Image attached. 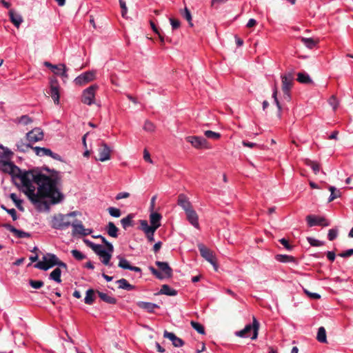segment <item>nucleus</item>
Returning a JSON list of instances; mask_svg holds the SVG:
<instances>
[{
  "instance_id": "obj_24",
  "label": "nucleus",
  "mask_w": 353,
  "mask_h": 353,
  "mask_svg": "<svg viewBox=\"0 0 353 353\" xmlns=\"http://www.w3.org/2000/svg\"><path fill=\"white\" fill-rule=\"evenodd\" d=\"M71 226L72 227L73 236H76L77 234L83 236V233L85 231V228L80 220L74 219Z\"/></svg>"
},
{
  "instance_id": "obj_3",
  "label": "nucleus",
  "mask_w": 353,
  "mask_h": 353,
  "mask_svg": "<svg viewBox=\"0 0 353 353\" xmlns=\"http://www.w3.org/2000/svg\"><path fill=\"white\" fill-rule=\"evenodd\" d=\"M259 325L258 320L254 316H253L252 323H249L246 325L243 330L236 332L235 335L241 338L250 337L252 340L256 339Z\"/></svg>"
},
{
  "instance_id": "obj_53",
  "label": "nucleus",
  "mask_w": 353,
  "mask_h": 353,
  "mask_svg": "<svg viewBox=\"0 0 353 353\" xmlns=\"http://www.w3.org/2000/svg\"><path fill=\"white\" fill-rule=\"evenodd\" d=\"M307 165L310 166L312 170H313L314 174H317L320 170V165L317 162L312 161H308L307 163Z\"/></svg>"
},
{
  "instance_id": "obj_23",
  "label": "nucleus",
  "mask_w": 353,
  "mask_h": 353,
  "mask_svg": "<svg viewBox=\"0 0 353 353\" xmlns=\"http://www.w3.org/2000/svg\"><path fill=\"white\" fill-rule=\"evenodd\" d=\"M137 305L139 308L143 309L149 313H153L155 309L159 308V305L151 302L138 301Z\"/></svg>"
},
{
  "instance_id": "obj_4",
  "label": "nucleus",
  "mask_w": 353,
  "mask_h": 353,
  "mask_svg": "<svg viewBox=\"0 0 353 353\" xmlns=\"http://www.w3.org/2000/svg\"><path fill=\"white\" fill-rule=\"evenodd\" d=\"M155 264L161 272L157 270L152 266H150L149 270L157 279H163L165 277L170 278L172 276V270L168 263L157 261Z\"/></svg>"
},
{
  "instance_id": "obj_55",
  "label": "nucleus",
  "mask_w": 353,
  "mask_h": 353,
  "mask_svg": "<svg viewBox=\"0 0 353 353\" xmlns=\"http://www.w3.org/2000/svg\"><path fill=\"white\" fill-rule=\"evenodd\" d=\"M30 285L34 289H39L43 285V282L42 281L39 280H30L29 281Z\"/></svg>"
},
{
  "instance_id": "obj_59",
  "label": "nucleus",
  "mask_w": 353,
  "mask_h": 353,
  "mask_svg": "<svg viewBox=\"0 0 353 353\" xmlns=\"http://www.w3.org/2000/svg\"><path fill=\"white\" fill-rule=\"evenodd\" d=\"M170 22L172 26V30H176L180 27L181 23L179 19L174 18H170Z\"/></svg>"
},
{
  "instance_id": "obj_49",
  "label": "nucleus",
  "mask_w": 353,
  "mask_h": 353,
  "mask_svg": "<svg viewBox=\"0 0 353 353\" xmlns=\"http://www.w3.org/2000/svg\"><path fill=\"white\" fill-rule=\"evenodd\" d=\"M143 129L146 132H154V130L156 129V127H155V125H154V124L153 123H152L151 121L147 120V121H145V123H144V125H143Z\"/></svg>"
},
{
  "instance_id": "obj_45",
  "label": "nucleus",
  "mask_w": 353,
  "mask_h": 353,
  "mask_svg": "<svg viewBox=\"0 0 353 353\" xmlns=\"http://www.w3.org/2000/svg\"><path fill=\"white\" fill-rule=\"evenodd\" d=\"M192 327L199 334H205V328L204 327L199 323L192 321L190 322Z\"/></svg>"
},
{
  "instance_id": "obj_31",
  "label": "nucleus",
  "mask_w": 353,
  "mask_h": 353,
  "mask_svg": "<svg viewBox=\"0 0 353 353\" xmlns=\"http://www.w3.org/2000/svg\"><path fill=\"white\" fill-rule=\"evenodd\" d=\"M117 283L119 284V289H123L128 291H131L135 289V286L130 284L125 279H121L118 280Z\"/></svg>"
},
{
  "instance_id": "obj_17",
  "label": "nucleus",
  "mask_w": 353,
  "mask_h": 353,
  "mask_svg": "<svg viewBox=\"0 0 353 353\" xmlns=\"http://www.w3.org/2000/svg\"><path fill=\"white\" fill-rule=\"evenodd\" d=\"M99 158L97 160L100 161H105L110 159L111 149L104 142H101L99 148Z\"/></svg>"
},
{
  "instance_id": "obj_63",
  "label": "nucleus",
  "mask_w": 353,
  "mask_h": 353,
  "mask_svg": "<svg viewBox=\"0 0 353 353\" xmlns=\"http://www.w3.org/2000/svg\"><path fill=\"white\" fill-rule=\"evenodd\" d=\"M279 242L286 248V250L289 251L292 250L293 247L289 243V241L285 238L281 239L279 240Z\"/></svg>"
},
{
  "instance_id": "obj_15",
  "label": "nucleus",
  "mask_w": 353,
  "mask_h": 353,
  "mask_svg": "<svg viewBox=\"0 0 353 353\" xmlns=\"http://www.w3.org/2000/svg\"><path fill=\"white\" fill-rule=\"evenodd\" d=\"M95 73L93 71L85 72L74 79L77 85H83L94 79Z\"/></svg>"
},
{
  "instance_id": "obj_42",
  "label": "nucleus",
  "mask_w": 353,
  "mask_h": 353,
  "mask_svg": "<svg viewBox=\"0 0 353 353\" xmlns=\"http://www.w3.org/2000/svg\"><path fill=\"white\" fill-rule=\"evenodd\" d=\"M316 339L321 343H326V331L323 327H320L318 330Z\"/></svg>"
},
{
  "instance_id": "obj_51",
  "label": "nucleus",
  "mask_w": 353,
  "mask_h": 353,
  "mask_svg": "<svg viewBox=\"0 0 353 353\" xmlns=\"http://www.w3.org/2000/svg\"><path fill=\"white\" fill-rule=\"evenodd\" d=\"M71 254L72 255V256L76 259L78 261H81L84 259H85V255L83 254V253H81L79 250H72L71 251Z\"/></svg>"
},
{
  "instance_id": "obj_8",
  "label": "nucleus",
  "mask_w": 353,
  "mask_h": 353,
  "mask_svg": "<svg viewBox=\"0 0 353 353\" xmlns=\"http://www.w3.org/2000/svg\"><path fill=\"white\" fill-rule=\"evenodd\" d=\"M198 248L201 256L203 257L210 264H212L214 269L216 270V260L214 254H213V252L201 243L198 245Z\"/></svg>"
},
{
  "instance_id": "obj_25",
  "label": "nucleus",
  "mask_w": 353,
  "mask_h": 353,
  "mask_svg": "<svg viewBox=\"0 0 353 353\" xmlns=\"http://www.w3.org/2000/svg\"><path fill=\"white\" fill-rule=\"evenodd\" d=\"M10 21L16 26L19 28L23 21V18L21 14L15 12L13 10L9 12Z\"/></svg>"
},
{
  "instance_id": "obj_38",
  "label": "nucleus",
  "mask_w": 353,
  "mask_h": 353,
  "mask_svg": "<svg viewBox=\"0 0 353 353\" xmlns=\"http://www.w3.org/2000/svg\"><path fill=\"white\" fill-rule=\"evenodd\" d=\"M300 39L301 41L309 49L314 48L318 43L312 38L301 37Z\"/></svg>"
},
{
  "instance_id": "obj_21",
  "label": "nucleus",
  "mask_w": 353,
  "mask_h": 353,
  "mask_svg": "<svg viewBox=\"0 0 353 353\" xmlns=\"http://www.w3.org/2000/svg\"><path fill=\"white\" fill-rule=\"evenodd\" d=\"M4 227L8 231L13 233L14 236L19 239L29 238L31 236L30 233L18 230L10 224H5Z\"/></svg>"
},
{
  "instance_id": "obj_36",
  "label": "nucleus",
  "mask_w": 353,
  "mask_h": 353,
  "mask_svg": "<svg viewBox=\"0 0 353 353\" xmlns=\"http://www.w3.org/2000/svg\"><path fill=\"white\" fill-rule=\"evenodd\" d=\"M13 152L9 148H5V152L0 153V163L11 160Z\"/></svg>"
},
{
  "instance_id": "obj_47",
  "label": "nucleus",
  "mask_w": 353,
  "mask_h": 353,
  "mask_svg": "<svg viewBox=\"0 0 353 353\" xmlns=\"http://www.w3.org/2000/svg\"><path fill=\"white\" fill-rule=\"evenodd\" d=\"M1 208L8 213L12 216L13 221H16L18 219V216L14 208L8 209L4 205H1Z\"/></svg>"
},
{
  "instance_id": "obj_18",
  "label": "nucleus",
  "mask_w": 353,
  "mask_h": 353,
  "mask_svg": "<svg viewBox=\"0 0 353 353\" xmlns=\"http://www.w3.org/2000/svg\"><path fill=\"white\" fill-rule=\"evenodd\" d=\"M119 259L118 266L123 270H129L135 272H141V269L130 265V262L121 255L117 256Z\"/></svg>"
},
{
  "instance_id": "obj_12",
  "label": "nucleus",
  "mask_w": 353,
  "mask_h": 353,
  "mask_svg": "<svg viewBox=\"0 0 353 353\" xmlns=\"http://www.w3.org/2000/svg\"><path fill=\"white\" fill-rule=\"evenodd\" d=\"M187 142L190 143L194 148L201 149L207 148V141L205 138L199 136H188L185 138Z\"/></svg>"
},
{
  "instance_id": "obj_60",
  "label": "nucleus",
  "mask_w": 353,
  "mask_h": 353,
  "mask_svg": "<svg viewBox=\"0 0 353 353\" xmlns=\"http://www.w3.org/2000/svg\"><path fill=\"white\" fill-rule=\"evenodd\" d=\"M119 4L121 8V15L123 17H125L128 12L126 3L124 0H119Z\"/></svg>"
},
{
  "instance_id": "obj_32",
  "label": "nucleus",
  "mask_w": 353,
  "mask_h": 353,
  "mask_svg": "<svg viewBox=\"0 0 353 353\" xmlns=\"http://www.w3.org/2000/svg\"><path fill=\"white\" fill-rule=\"evenodd\" d=\"M159 293L168 296H176L177 294V291L170 288L168 285L165 284L162 285Z\"/></svg>"
},
{
  "instance_id": "obj_13",
  "label": "nucleus",
  "mask_w": 353,
  "mask_h": 353,
  "mask_svg": "<svg viewBox=\"0 0 353 353\" xmlns=\"http://www.w3.org/2000/svg\"><path fill=\"white\" fill-rule=\"evenodd\" d=\"M50 95L57 105L59 103L60 94H59V85L57 79L53 78L50 79Z\"/></svg>"
},
{
  "instance_id": "obj_5",
  "label": "nucleus",
  "mask_w": 353,
  "mask_h": 353,
  "mask_svg": "<svg viewBox=\"0 0 353 353\" xmlns=\"http://www.w3.org/2000/svg\"><path fill=\"white\" fill-rule=\"evenodd\" d=\"M72 224V221L68 218V215L58 214L52 218L51 227L56 230H63L68 228Z\"/></svg>"
},
{
  "instance_id": "obj_30",
  "label": "nucleus",
  "mask_w": 353,
  "mask_h": 353,
  "mask_svg": "<svg viewBox=\"0 0 353 353\" xmlns=\"http://www.w3.org/2000/svg\"><path fill=\"white\" fill-rule=\"evenodd\" d=\"M97 292L103 301L110 304H115L117 303V299L114 296H110L108 294L100 291H97Z\"/></svg>"
},
{
  "instance_id": "obj_28",
  "label": "nucleus",
  "mask_w": 353,
  "mask_h": 353,
  "mask_svg": "<svg viewBox=\"0 0 353 353\" xmlns=\"http://www.w3.org/2000/svg\"><path fill=\"white\" fill-rule=\"evenodd\" d=\"M43 260L47 262L50 268H51L53 266L57 265L59 259L55 254L48 253L46 256H43Z\"/></svg>"
},
{
  "instance_id": "obj_41",
  "label": "nucleus",
  "mask_w": 353,
  "mask_h": 353,
  "mask_svg": "<svg viewBox=\"0 0 353 353\" xmlns=\"http://www.w3.org/2000/svg\"><path fill=\"white\" fill-rule=\"evenodd\" d=\"M329 190L330 191V197L328 199V201L329 202H331L332 201H334L335 199L336 198H339L341 196V192L339 190H337L335 187L334 186H330L329 187Z\"/></svg>"
},
{
  "instance_id": "obj_6",
  "label": "nucleus",
  "mask_w": 353,
  "mask_h": 353,
  "mask_svg": "<svg viewBox=\"0 0 353 353\" xmlns=\"http://www.w3.org/2000/svg\"><path fill=\"white\" fill-rule=\"evenodd\" d=\"M281 78L282 81L281 88L283 92V97L285 100L290 101L291 99L290 90L292 87L294 76L292 73L288 72L281 74Z\"/></svg>"
},
{
  "instance_id": "obj_11",
  "label": "nucleus",
  "mask_w": 353,
  "mask_h": 353,
  "mask_svg": "<svg viewBox=\"0 0 353 353\" xmlns=\"http://www.w3.org/2000/svg\"><path fill=\"white\" fill-rule=\"evenodd\" d=\"M306 221L309 227L316 225L327 227L330 224V222L324 217L315 215H307L306 216Z\"/></svg>"
},
{
  "instance_id": "obj_62",
  "label": "nucleus",
  "mask_w": 353,
  "mask_h": 353,
  "mask_svg": "<svg viewBox=\"0 0 353 353\" xmlns=\"http://www.w3.org/2000/svg\"><path fill=\"white\" fill-rule=\"evenodd\" d=\"M338 255L342 258H347L349 256H351L353 255V248L341 252Z\"/></svg>"
},
{
  "instance_id": "obj_44",
  "label": "nucleus",
  "mask_w": 353,
  "mask_h": 353,
  "mask_svg": "<svg viewBox=\"0 0 353 353\" xmlns=\"http://www.w3.org/2000/svg\"><path fill=\"white\" fill-rule=\"evenodd\" d=\"M10 197L12 199V201L14 203L16 207L20 211H23V207L22 206V200L19 199L15 193H11Z\"/></svg>"
},
{
  "instance_id": "obj_52",
  "label": "nucleus",
  "mask_w": 353,
  "mask_h": 353,
  "mask_svg": "<svg viewBox=\"0 0 353 353\" xmlns=\"http://www.w3.org/2000/svg\"><path fill=\"white\" fill-rule=\"evenodd\" d=\"M181 15L189 22L191 26L193 25L192 23V14L188 8H184L183 11L181 12Z\"/></svg>"
},
{
  "instance_id": "obj_43",
  "label": "nucleus",
  "mask_w": 353,
  "mask_h": 353,
  "mask_svg": "<svg viewBox=\"0 0 353 353\" xmlns=\"http://www.w3.org/2000/svg\"><path fill=\"white\" fill-rule=\"evenodd\" d=\"M276 261L281 263L294 262V258L292 256L287 254H277L275 256Z\"/></svg>"
},
{
  "instance_id": "obj_57",
  "label": "nucleus",
  "mask_w": 353,
  "mask_h": 353,
  "mask_svg": "<svg viewBox=\"0 0 353 353\" xmlns=\"http://www.w3.org/2000/svg\"><path fill=\"white\" fill-rule=\"evenodd\" d=\"M32 122V119L28 115H23L19 118V123L28 125Z\"/></svg>"
},
{
  "instance_id": "obj_58",
  "label": "nucleus",
  "mask_w": 353,
  "mask_h": 353,
  "mask_svg": "<svg viewBox=\"0 0 353 353\" xmlns=\"http://www.w3.org/2000/svg\"><path fill=\"white\" fill-rule=\"evenodd\" d=\"M94 253L96 254H97L98 256L101 254L105 249H104V248L101 245H99V244H94V245L93 246L92 249Z\"/></svg>"
},
{
  "instance_id": "obj_7",
  "label": "nucleus",
  "mask_w": 353,
  "mask_h": 353,
  "mask_svg": "<svg viewBox=\"0 0 353 353\" xmlns=\"http://www.w3.org/2000/svg\"><path fill=\"white\" fill-rule=\"evenodd\" d=\"M98 89L96 84L92 85L83 90L81 97V101L84 104L90 105L94 103L95 91Z\"/></svg>"
},
{
  "instance_id": "obj_33",
  "label": "nucleus",
  "mask_w": 353,
  "mask_h": 353,
  "mask_svg": "<svg viewBox=\"0 0 353 353\" xmlns=\"http://www.w3.org/2000/svg\"><path fill=\"white\" fill-rule=\"evenodd\" d=\"M134 215L133 214H129L125 217L123 218L121 220V223L122 227L126 230L128 228L133 225L132 219Z\"/></svg>"
},
{
  "instance_id": "obj_22",
  "label": "nucleus",
  "mask_w": 353,
  "mask_h": 353,
  "mask_svg": "<svg viewBox=\"0 0 353 353\" xmlns=\"http://www.w3.org/2000/svg\"><path fill=\"white\" fill-rule=\"evenodd\" d=\"M187 220L195 228L199 229V216L196 212L192 209L185 212Z\"/></svg>"
},
{
  "instance_id": "obj_34",
  "label": "nucleus",
  "mask_w": 353,
  "mask_h": 353,
  "mask_svg": "<svg viewBox=\"0 0 353 353\" xmlns=\"http://www.w3.org/2000/svg\"><path fill=\"white\" fill-rule=\"evenodd\" d=\"M162 216L159 213L157 212H152L150 215V221L151 223V225H158V228L160 227L161 223L160 221L161 219Z\"/></svg>"
},
{
  "instance_id": "obj_50",
  "label": "nucleus",
  "mask_w": 353,
  "mask_h": 353,
  "mask_svg": "<svg viewBox=\"0 0 353 353\" xmlns=\"http://www.w3.org/2000/svg\"><path fill=\"white\" fill-rule=\"evenodd\" d=\"M108 211L110 216L118 218L121 216V210L119 208H114V207H110L108 208Z\"/></svg>"
},
{
  "instance_id": "obj_27",
  "label": "nucleus",
  "mask_w": 353,
  "mask_h": 353,
  "mask_svg": "<svg viewBox=\"0 0 353 353\" xmlns=\"http://www.w3.org/2000/svg\"><path fill=\"white\" fill-rule=\"evenodd\" d=\"M105 230L108 234L111 237L117 238L119 236V229L113 222H109L108 223L105 228Z\"/></svg>"
},
{
  "instance_id": "obj_40",
  "label": "nucleus",
  "mask_w": 353,
  "mask_h": 353,
  "mask_svg": "<svg viewBox=\"0 0 353 353\" xmlns=\"http://www.w3.org/2000/svg\"><path fill=\"white\" fill-rule=\"evenodd\" d=\"M277 93H278V88H277L276 84L275 83L272 88V98L274 99V103L276 104V105L278 108L279 116H280L281 112V104L279 101V99L277 98Z\"/></svg>"
},
{
  "instance_id": "obj_35",
  "label": "nucleus",
  "mask_w": 353,
  "mask_h": 353,
  "mask_svg": "<svg viewBox=\"0 0 353 353\" xmlns=\"http://www.w3.org/2000/svg\"><path fill=\"white\" fill-rule=\"evenodd\" d=\"M94 301V290L93 289H88L86 291L85 296L84 298V303L87 305H92Z\"/></svg>"
},
{
  "instance_id": "obj_19",
  "label": "nucleus",
  "mask_w": 353,
  "mask_h": 353,
  "mask_svg": "<svg viewBox=\"0 0 353 353\" xmlns=\"http://www.w3.org/2000/svg\"><path fill=\"white\" fill-rule=\"evenodd\" d=\"M177 204L182 208L185 212L193 209L189 199L184 194H180L178 196Z\"/></svg>"
},
{
  "instance_id": "obj_14",
  "label": "nucleus",
  "mask_w": 353,
  "mask_h": 353,
  "mask_svg": "<svg viewBox=\"0 0 353 353\" xmlns=\"http://www.w3.org/2000/svg\"><path fill=\"white\" fill-rule=\"evenodd\" d=\"M43 132L41 128H35L26 134V139L31 145L43 139Z\"/></svg>"
},
{
  "instance_id": "obj_61",
  "label": "nucleus",
  "mask_w": 353,
  "mask_h": 353,
  "mask_svg": "<svg viewBox=\"0 0 353 353\" xmlns=\"http://www.w3.org/2000/svg\"><path fill=\"white\" fill-rule=\"evenodd\" d=\"M150 26L152 29V30L157 34L159 35L160 39H161V42H163L164 41V39H163V37L161 36V33H160V31L159 30L158 28L156 26V25L154 24V23L152 21H150Z\"/></svg>"
},
{
  "instance_id": "obj_48",
  "label": "nucleus",
  "mask_w": 353,
  "mask_h": 353,
  "mask_svg": "<svg viewBox=\"0 0 353 353\" xmlns=\"http://www.w3.org/2000/svg\"><path fill=\"white\" fill-rule=\"evenodd\" d=\"M204 134L207 138L214 139V140H217L221 137L220 133L213 132L212 130L205 131Z\"/></svg>"
},
{
  "instance_id": "obj_64",
  "label": "nucleus",
  "mask_w": 353,
  "mask_h": 353,
  "mask_svg": "<svg viewBox=\"0 0 353 353\" xmlns=\"http://www.w3.org/2000/svg\"><path fill=\"white\" fill-rule=\"evenodd\" d=\"M329 103L335 110L338 106L337 99L334 96H332L329 99Z\"/></svg>"
},
{
  "instance_id": "obj_39",
  "label": "nucleus",
  "mask_w": 353,
  "mask_h": 353,
  "mask_svg": "<svg viewBox=\"0 0 353 353\" xmlns=\"http://www.w3.org/2000/svg\"><path fill=\"white\" fill-rule=\"evenodd\" d=\"M61 271L60 268H57L50 274L49 279L59 283L61 282Z\"/></svg>"
},
{
  "instance_id": "obj_29",
  "label": "nucleus",
  "mask_w": 353,
  "mask_h": 353,
  "mask_svg": "<svg viewBox=\"0 0 353 353\" xmlns=\"http://www.w3.org/2000/svg\"><path fill=\"white\" fill-rule=\"evenodd\" d=\"M16 147L17 150L21 152H26L30 148L32 149V148H34L30 142L28 141V143H26L22 139L17 142Z\"/></svg>"
},
{
  "instance_id": "obj_56",
  "label": "nucleus",
  "mask_w": 353,
  "mask_h": 353,
  "mask_svg": "<svg viewBox=\"0 0 353 353\" xmlns=\"http://www.w3.org/2000/svg\"><path fill=\"white\" fill-rule=\"evenodd\" d=\"M338 233H339V232L336 228H332V229L329 230L328 234H327V239L330 241L334 240L337 237Z\"/></svg>"
},
{
  "instance_id": "obj_46",
  "label": "nucleus",
  "mask_w": 353,
  "mask_h": 353,
  "mask_svg": "<svg viewBox=\"0 0 353 353\" xmlns=\"http://www.w3.org/2000/svg\"><path fill=\"white\" fill-rule=\"evenodd\" d=\"M307 241L310 243L311 246L314 247H320L323 246L324 245V242L319 241L318 239H316L313 237L308 236L307 237Z\"/></svg>"
},
{
  "instance_id": "obj_1",
  "label": "nucleus",
  "mask_w": 353,
  "mask_h": 353,
  "mask_svg": "<svg viewBox=\"0 0 353 353\" xmlns=\"http://www.w3.org/2000/svg\"><path fill=\"white\" fill-rule=\"evenodd\" d=\"M45 170L52 174L48 176L40 171L31 170L23 176L22 191L39 211H48L50 204H58L64 199L63 194L58 188L61 181L59 172L49 168Z\"/></svg>"
},
{
  "instance_id": "obj_37",
  "label": "nucleus",
  "mask_w": 353,
  "mask_h": 353,
  "mask_svg": "<svg viewBox=\"0 0 353 353\" xmlns=\"http://www.w3.org/2000/svg\"><path fill=\"white\" fill-rule=\"evenodd\" d=\"M297 81L301 83H310L312 82L310 77L305 72H299L297 74Z\"/></svg>"
},
{
  "instance_id": "obj_20",
  "label": "nucleus",
  "mask_w": 353,
  "mask_h": 353,
  "mask_svg": "<svg viewBox=\"0 0 353 353\" xmlns=\"http://www.w3.org/2000/svg\"><path fill=\"white\" fill-rule=\"evenodd\" d=\"M163 337L170 340L172 345L176 347H180L184 345L183 341L181 339L177 337L173 332H170L167 330H165L163 332Z\"/></svg>"
},
{
  "instance_id": "obj_2",
  "label": "nucleus",
  "mask_w": 353,
  "mask_h": 353,
  "mask_svg": "<svg viewBox=\"0 0 353 353\" xmlns=\"http://www.w3.org/2000/svg\"><path fill=\"white\" fill-rule=\"evenodd\" d=\"M0 170L2 172L9 174L13 179L17 178L20 179L21 185L22 187L23 186L24 181L23 180V176L28 171L21 170L18 166L14 165L11 160L0 163Z\"/></svg>"
},
{
  "instance_id": "obj_16",
  "label": "nucleus",
  "mask_w": 353,
  "mask_h": 353,
  "mask_svg": "<svg viewBox=\"0 0 353 353\" xmlns=\"http://www.w3.org/2000/svg\"><path fill=\"white\" fill-rule=\"evenodd\" d=\"M44 65L49 68L57 75H60L63 77H68L66 66L65 64L53 65L50 62L46 61Z\"/></svg>"
},
{
  "instance_id": "obj_26",
  "label": "nucleus",
  "mask_w": 353,
  "mask_h": 353,
  "mask_svg": "<svg viewBox=\"0 0 353 353\" xmlns=\"http://www.w3.org/2000/svg\"><path fill=\"white\" fill-rule=\"evenodd\" d=\"M140 229L143 231L145 234L155 232L158 229V225H149L146 220L140 221Z\"/></svg>"
},
{
  "instance_id": "obj_10",
  "label": "nucleus",
  "mask_w": 353,
  "mask_h": 353,
  "mask_svg": "<svg viewBox=\"0 0 353 353\" xmlns=\"http://www.w3.org/2000/svg\"><path fill=\"white\" fill-rule=\"evenodd\" d=\"M107 249L105 250L101 254L99 255L101 259V263L107 266L112 267V263H110L112 254L114 252V246L111 243H106Z\"/></svg>"
},
{
  "instance_id": "obj_9",
  "label": "nucleus",
  "mask_w": 353,
  "mask_h": 353,
  "mask_svg": "<svg viewBox=\"0 0 353 353\" xmlns=\"http://www.w3.org/2000/svg\"><path fill=\"white\" fill-rule=\"evenodd\" d=\"M32 150L35 152V154L39 157H45L49 156L53 159L57 161L63 162V158L57 153L53 152L50 149L46 148H41L35 146L32 148Z\"/></svg>"
},
{
  "instance_id": "obj_54",
  "label": "nucleus",
  "mask_w": 353,
  "mask_h": 353,
  "mask_svg": "<svg viewBox=\"0 0 353 353\" xmlns=\"http://www.w3.org/2000/svg\"><path fill=\"white\" fill-rule=\"evenodd\" d=\"M34 266L35 268L42 270L44 271H46L48 269H50V266L48 265V263L47 262H46L45 261H39L37 263L34 264Z\"/></svg>"
}]
</instances>
